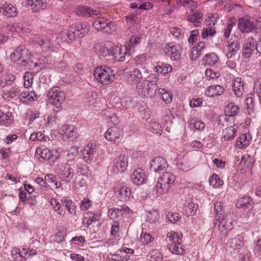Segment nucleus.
Returning <instances> with one entry per match:
<instances>
[{
	"instance_id": "nucleus-1",
	"label": "nucleus",
	"mask_w": 261,
	"mask_h": 261,
	"mask_svg": "<svg viewBox=\"0 0 261 261\" xmlns=\"http://www.w3.org/2000/svg\"><path fill=\"white\" fill-rule=\"evenodd\" d=\"M152 80H144L136 86L137 93L142 96L154 97L157 90L156 84L158 82L159 75H150Z\"/></svg>"
},
{
	"instance_id": "nucleus-2",
	"label": "nucleus",
	"mask_w": 261,
	"mask_h": 261,
	"mask_svg": "<svg viewBox=\"0 0 261 261\" xmlns=\"http://www.w3.org/2000/svg\"><path fill=\"white\" fill-rule=\"evenodd\" d=\"M175 176L170 172H166L159 177L154 188L156 194L161 195L166 193L175 184Z\"/></svg>"
},
{
	"instance_id": "nucleus-3",
	"label": "nucleus",
	"mask_w": 261,
	"mask_h": 261,
	"mask_svg": "<svg viewBox=\"0 0 261 261\" xmlns=\"http://www.w3.org/2000/svg\"><path fill=\"white\" fill-rule=\"evenodd\" d=\"M95 17L92 26L96 31L106 34H110L116 30L117 27L115 22L105 17H101L100 13L99 15L95 16Z\"/></svg>"
},
{
	"instance_id": "nucleus-4",
	"label": "nucleus",
	"mask_w": 261,
	"mask_h": 261,
	"mask_svg": "<svg viewBox=\"0 0 261 261\" xmlns=\"http://www.w3.org/2000/svg\"><path fill=\"white\" fill-rule=\"evenodd\" d=\"M30 57V51L22 45L15 48L10 56L12 61L22 66H25L31 62Z\"/></svg>"
},
{
	"instance_id": "nucleus-5",
	"label": "nucleus",
	"mask_w": 261,
	"mask_h": 261,
	"mask_svg": "<svg viewBox=\"0 0 261 261\" xmlns=\"http://www.w3.org/2000/svg\"><path fill=\"white\" fill-rule=\"evenodd\" d=\"M94 75L96 80L103 85H108L115 79L113 71L107 66L96 67Z\"/></svg>"
},
{
	"instance_id": "nucleus-6",
	"label": "nucleus",
	"mask_w": 261,
	"mask_h": 261,
	"mask_svg": "<svg viewBox=\"0 0 261 261\" xmlns=\"http://www.w3.org/2000/svg\"><path fill=\"white\" fill-rule=\"evenodd\" d=\"M90 29V24L87 22H80L72 24L67 33V36L71 41L76 38H82L88 33Z\"/></svg>"
},
{
	"instance_id": "nucleus-7",
	"label": "nucleus",
	"mask_w": 261,
	"mask_h": 261,
	"mask_svg": "<svg viewBox=\"0 0 261 261\" xmlns=\"http://www.w3.org/2000/svg\"><path fill=\"white\" fill-rule=\"evenodd\" d=\"M49 103L55 106L57 108L61 107L65 99V94L63 91L57 87L50 89L47 95Z\"/></svg>"
},
{
	"instance_id": "nucleus-8",
	"label": "nucleus",
	"mask_w": 261,
	"mask_h": 261,
	"mask_svg": "<svg viewBox=\"0 0 261 261\" xmlns=\"http://www.w3.org/2000/svg\"><path fill=\"white\" fill-rule=\"evenodd\" d=\"M71 165L64 163L57 165L56 172L60 178L66 182H70L74 176V170L71 168Z\"/></svg>"
},
{
	"instance_id": "nucleus-9",
	"label": "nucleus",
	"mask_w": 261,
	"mask_h": 261,
	"mask_svg": "<svg viewBox=\"0 0 261 261\" xmlns=\"http://www.w3.org/2000/svg\"><path fill=\"white\" fill-rule=\"evenodd\" d=\"M257 54V44L256 41L252 37H249L244 41L243 46V56L246 58H249L254 53Z\"/></svg>"
},
{
	"instance_id": "nucleus-10",
	"label": "nucleus",
	"mask_w": 261,
	"mask_h": 261,
	"mask_svg": "<svg viewBox=\"0 0 261 261\" xmlns=\"http://www.w3.org/2000/svg\"><path fill=\"white\" fill-rule=\"evenodd\" d=\"M215 208L216 210V214L217 215V217H219V229L222 234H223L225 236H226L228 233V225L227 224V221L225 218H221V219L220 220L221 216H219V215H222V206L221 203L220 202H217L215 204Z\"/></svg>"
},
{
	"instance_id": "nucleus-11",
	"label": "nucleus",
	"mask_w": 261,
	"mask_h": 261,
	"mask_svg": "<svg viewBox=\"0 0 261 261\" xmlns=\"http://www.w3.org/2000/svg\"><path fill=\"white\" fill-rule=\"evenodd\" d=\"M128 165V157L124 155H120L114 160L113 171L114 173H122L124 172Z\"/></svg>"
},
{
	"instance_id": "nucleus-12",
	"label": "nucleus",
	"mask_w": 261,
	"mask_h": 261,
	"mask_svg": "<svg viewBox=\"0 0 261 261\" xmlns=\"http://www.w3.org/2000/svg\"><path fill=\"white\" fill-rule=\"evenodd\" d=\"M10 107L8 105L0 107V125L9 126L13 121V116L9 111Z\"/></svg>"
},
{
	"instance_id": "nucleus-13",
	"label": "nucleus",
	"mask_w": 261,
	"mask_h": 261,
	"mask_svg": "<svg viewBox=\"0 0 261 261\" xmlns=\"http://www.w3.org/2000/svg\"><path fill=\"white\" fill-rule=\"evenodd\" d=\"M113 43L111 41H106L104 43H97L94 46L95 53L99 56L106 57L112 54Z\"/></svg>"
},
{
	"instance_id": "nucleus-14",
	"label": "nucleus",
	"mask_w": 261,
	"mask_h": 261,
	"mask_svg": "<svg viewBox=\"0 0 261 261\" xmlns=\"http://www.w3.org/2000/svg\"><path fill=\"white\" fill-rule=\"evenodd\" d=\"M238 27L243 33H249L257 29L256 20L248 18H240Z\"/></svg>"
},
{
	"instance_id": "nucleus-15",
	"label": "nucleus",
	"mask_w": 261,
	"mask_h": 261,
	"mask_svg": "<svg viewBox=\"0 0 261 261\" xmlns=\"http://www.w3.org/2000/svg\"><path fill=\"white\" fill-rule=\"evenodd\" d=\"M121 136L122 130L117 126L110 127L105 134L107 140L114 142L119 140Z\"/></svg>"
},
{
	"instance_id": "nucleus-16",
	"label": "nucleus",
	"mask_w": 261,
	"mask_h": 261,
	"mask_svg": "<svg viewBox=\"0 0 261 261\" xmlns=\"http://www.w3.org/2000/svg\"><path fill=\"white\" fill-rule=\"evenodd\" d=\"M180 47L178 45L170 43L164 47L163 50L170 56L171 60H177L180 58Z\"/></svg>"
},
{
	"instance_id": "nucleus-17",
	"label": "nucleus",
	"mask_w": 261,
	"mask_h": 261,
	"mask_svg": "<svg viewBox=\"0 0 261 261\" xmlns=\"http://www.w3.org/2000/svg\"><path fill=\"white\" fill-rule=\"evenodd\" d=\"M77 15L83 17H95V16L100 15V12L91 9L86 6H80L75 10Z\"/></svg>"
},
{
	"instance_id": "nucleus-18",
	"label": "nucleus",
	"mask_w": 261,
	"mask_h": 261,
	"mask_svg": "<svg viewBox=\"0 0 261 261\" xmlns=\"http://www.w3.org/2000/svg\"><path fill=\"white\" fill-rule=\"evenodd\" d=\"M127 82L129 84H134L137 85L142 79V75L141 71L137 68L132 71L127 72L126 75Z\"/></svg>"
},
{
	"instance_id": "nucleus-19",
	"label": "nucleus",
	"mask_w": 261,
	"mask_h": 261,
	"mask_svg": "<svg viewBox=\"0 0 261 261\" xmlns=\"http://www.w3.org/2000/svg\"><path fill=\"white\" fill-rule=\"evenodd\" d=\"M146 179V175L141 168H138L135 170L131 175L132 181L138 186L141 185L145 183Z\"/></svg>"
},
{
	"instance_id": "nucleus-20",
	"label": "nucleus",
	"mask_w": 261,
	"mask_h": 261,
	"mask_svg": "<svg viewBox=\"0 0 261 261\" xmlns=\"http://www.w3.org/2000/svg\"><path fill=\"white\" fill-rule=\"evenodd\" d=\"M0 12L8 18L15 17L18 11L17 8L11 4H4L0 8Z\"/></svg>"
},
{
	"instance_id": "nucleus-21",
	"label": "nucleus",
	"mask_w": 261,
	"mask_h": 261,
	"mask_svg": "<svg viewBox=\"0 0 261 261\" xmlns=\"http://www.w3.org/2000/svg\"><path fill=\"white\" fill-rule=\"evenodd\" d=\"M96 150V146L93 143H88L82 151L83 159L87 163L92 160L93 155L95 153Z\"/></svg>"
},
{
	"instance_id": "nucleus-22",
	"label": "nucleus",
	"mask_w": 261,
	"mask_h": 261,
	"mask_svg": "<svg viewBox=\"0 0 261 261\" xmlns=\"http://www.w3.org/2000/svg\"><path fill=\"white\" fill-rule=\"evenodd\" d=\"M126 49L125 45L118 47L113 45L111 55L114 57L115 61H122L124 60Z\"/></svg>"
},
{
	"instance_id": "nucleus-23",
	"label": "nucleus",
	"mask_w": 261,
	"mask_h": 261,
	"mask_svg": "<svg viewBox=\"0 0 261 261\" xmlns=\"http://www.w3.org/2000/svg\"><path fill=\"white\" fill-rule=\"evenodd\" d=\"M25 3L30 7L34 12H39L47 8L46 0H25Z\"/></svg>"
},
{
	"instance_id": "nucleus-24",
	"label": "nucleus",
	"mask_w": 261,
	"mask_h": 261,
	"mask_svg": "<svg viewBox=\"0 0 261 261\" xmlns=\"http://www.w3.org/2000/svg\"><path fill=\"white\" fill-rule=\"evenodd\" d=\"M166 161L162 157H156L150 162V167L154 172L160 171L167 167Z\"/></svg>"
},
{
	"instance_id": "nucleus-25",
	"label": "nucleus",
	"mask_w": 261,
	"mask_h": 261,
	"mask_svg": "<svg viewBox=\"0 0 261 261\" xmlns=\"http://www.w3.org/2000/svg\"><path fill=\"white\" fill-rule=\"evenodd\" d=\"M203 14L199 10L193 11L192 13L187 16L188 21L192 23L196 27H199L203 21Z\"/></svg>"
},
{
	"instance_id": "nucleus-26",
	"label": "nucleus",
	"mask_w": 261,
	"mask_h": 261,
	"mask_svg": "<svg viewBox=\"0 0 261 261\" xmlns=\"http://www.w3.org/2000/svg\"><path fill=\"white\" fill-rule=\"evenodd\" d=\"M60 133L68 138H75L77 136V129L71 125H64L60 130Z\"/></svg>"
},
{
	"instance_id": "nucleus-27",
	"label": "nucleus",
	"mask_w": 261,
	"mask_h": 261,
	"mask_svg": "<svg viewBox=\"0 0 261 261\" xmlns=\"http://www.w3.org/2000/svg\"><path fill=\"white\" fill-rule=\"evenodd\" d=\"M37 96L34 91L22 92L19 95L20 101L25 104H29L37 100Z\"/></svg>"
},
{
	"instance_id": "nucleus-28",
	"label": "nucleus",
	"mask_w": 261,
	"mask_h": 261,
	"mask_svg": "<svg viewBox=\"0 0 261 261\" xmlns=\"http://www.w3.org/2000/svg\"><path fill=\"white\" fill-rule=\"evenodd\" d=\"M224 91V88L222 86L219 85H212L207 88L205 94L209 97H214L221 95Z\"/></svg>"
},
{
	"instance_id": "nucleus-29",
	"label": "nucleus",
	"mask_w": 261,
	"mask_h": 261,
	"mask_svg": "<svg viewBox=\"0 0 261 261\" xmlns=\"http://www.w3.org/2000/svg\"><path fill=\"white\" fill-rule=\"evenodd\" d=\"M232 90L234 94L238 97L242 96L243 91V84L241 79L237 77L234 80V82L232 84Z\"/></svg>"
},
{
	"instance_id": "nucleus-30",
	"label": "nucleus",
	"mask_w": 261,
	"mask_h": 261,
	"mask_svg": "<svg viewBox=\"0 0 261 261\" xmlns=\"http://www.w3.org/2000/svg\"><path fill=\"white\" fill-rule=\"evenodd\" d=\"M251 164V158L250 155L248 154H244L241 158L239 165V169L242 173H244L245 170L250 166Z\"/></svg>"
},
{
	"instance_id": "nucleus-31",
	"label": "nucleus",
	"mask_w": 261,
	"mask_h": 261,
	"mask_svg": "<svg viewBox=\"0 0 261 261\" xmlns=\"http://www.w3.org/2000/svg\"><path fill=\"white\" fill-rule=\"evenodd\" d=\"M20 90L18 87H11L9 90L4 91L2 93V96L4 99H9L15 98L19 95Z\"/></svg>"
},
{
	"instance_id": "nucleus-32",
	"label": "nucleus",
	"mask_w": 261,
	"mask_h": 261,
	"mask_svg": "<svg viewBox=\"0 0 261 261\" xmlns=\"http://www.w3.org/2000/svg\"><path fill=\"white\" fill-rule=\"evenodd\" d=\"M236 205L238 208H250L252 207L251 199L249 196H244L240 198Z\"/></svg>"
},
{
	"instance_id": "nucleus-33",
	"label": "nucleus",
	"mask_w": 261,
	"mask_h": 261,
	"mask_svg": "<svg viewBox=\"0 0 261 261\" xmlns=\"http://www.w3.org/2000/svg\"><path fill=\"white\" fill-rule=\"evenodd\" d=\"M78 153L77 148L74 147L71 148L66 155V162L65 164L72 165L77 157Z\"/></svg>"
},
{
	"instance_id": "nucleus-34",
	"label": "nucleus",
	"mask_w": 261,
	"mask_h": 261,
	"mask_svg": "<svg viewBox=\"0 0 261 261\" xmlns=\"http://www.w3.org/2000/svg\"><path fill=\"white\" fill-rule=\"evenodd\" d=\"M167 236L169 239V241L170 242L168 245H173L181 243L182 234H178L174 231H170L167 233Z\"/></svg>"
},
{
	"instance_id": "nucleus-35",
	"label": "nucleus",
	"mask_w": 261,
	"mask_h": 261,
	"mask_svg": "<svg viewBox=\"0 0 261 261\" xmlns=\"http://www.w3.org/2000/svg\"><path fill=\"white\" fill-rule=\"evenodd\" d=\"M158 94L166 103H169L172 100V95L164 88H159L158 89Z\"/></svg>"
},
{
	"instance_id": "nucleus-36",
	"label": "nucleus",
	"mask_w": 261,
	"mask_h": 261,
	"mask_svg": "<svg viewBox=\"0 0 261 261\" xmlns=\"http://www.w3.org/2000/svg\"><path fill=\"white\" fill-rule=\"evenodd\" d=\"M218 60V56L215 53L207 54L203 58L204 64L208 66L214 65L217 62Z\"/></svg>"
},
{
	"instance_id": "nucleus-37",
	"label": "nucleus",
	"mask_w": 261,
	"mask_h": 261,
	"mask_svg": "<svg viewBox=\"0 0 261 261\" xmlns=\"http://www.w3.org/2000/svg\"><path fill=\"white\" fill-rule=\"evenodd\" d=\"M119 198L122 201L128 200L132 194L131 190L125 186H121L119 189Z\"/></svg>"
},
{
	"instance_id": "nucleus-38",
	"label": "nucleus",
	"mask_w": 261,
	"mask_h": 261,
	"mask_svg": "<svg viewBox=\"0 0 261 261\" xmlns=\"http://www.w3.org/2000/svg\"><path fill=\"white\" fill-rule=\"evenodd\" d=\"M36 153L44 160H49L52 156L51 151L45 147H39L36 149Z\"/></svg>"
},
{
	"instance_id": "nucleus-39",
	"label": "nucleus",
	"mask_w": 261,
	"mask_h": 261,
	"mask_svg": "<svg viewBox=\"0 0 261 261\" xmlns=\"http://www.w3.org/2000/svg\"><path fill=\"white\" fill-rule=\"evenodd\" d=\"M168 249L172 253L176 255H182L186 252L180 243L168 245Z\"/></svg>"
},
{
	"instance_id": "nucleus-40",
	"label": "nucleus",
	"mask_w": 261,
	"mask_h": 261,
	"mask_svg": "<svg viewBox=\"0 0 261 261\" xmlns=\"http://www.w3.org/2000/svg\"><path fill=\"white\" fill-rule=\"evenodd\" d=\"M198 207L197 205H195L193 202H190L185 204L184 207V212L187 216H191L194 215Z\"/></svg>"
},
{
	"instance_id": "nucleus-41",
	"label": "nucleus",
	"mask_w": 261,
	"mask_h": 261,
	"mask_svg": "<svg viewBox=\"0 0 261 261\" xmlns=\"http://www.w3.org/2000/svg\"><path fill=\"white\" fill-rule=\"evenodd\" d=\"M240 38L239 36H235L234 39L231 43H229V51L232 53V55H235L239 50Z\"/></svg>"
},
{
	"instance_id": "nucleus-42",
	"label": "nucleus",
	"mask_w": 261,
	"mask_h": 261,
	"mask_svg": "<svg viewBox=\"0 0 261 261\" xmlns=\"http://www.w3.org/2000/svg\"><path fill=\"white\" fill-rule=\"evenodd\" d=\"M36 42L45 50L50 48V41L46 37H39L37 38Z\"/></svg>"
},
{
	"instance_id": "nucleus-43",
	"label": "nucleus",
	"mask_w": 261,
	"mask_h": 261,
	"mask_svg": "<svg viewBox=\"0 0 261 261\" xmlns=\"http://www.w3.org/2000/svg\"><path fill=\"white\" fill-rule=\"evenodd\" d=\"M172 68L168 64H163L162 66H156L154 68V71L163 74H166L171 72Z\"/></svg>"
},
{
	"instance_id": "nucleus-44",
	"label": "nucleus",
	"mask_w": 261,
	"mask_h": 261,
	"mask_svg": "<svg viewBox=\"0 0 261 261\" xmlns=\"http://www.w3.org/2000/svg\"><path fill=\"white\" fill-rule=\"evenodd\" d=\"M209 182L210 185L212 186L213 187L217 188L223 185V181L220 179L218 176L216 174L214 173L209 178Z\"/></svg>"
},
{
	"instance_id": "nucleus-45",
	"label": "nucleus",
	"mask_w": 261,
	"mask_h": 261,
	"mask_svg": "<svg viewBox=\"0 0 261 261\" xmlns=\"http://www.w3.org/2000/svg\"><path fill=\"white\" fill-rule=\"evenodd\" d=\"M248 145L249 139L246 134H242L237 140L236 145L239 148H243Z\"/></svg>"
},
{
	"instance_id": "nucleus-46",
	"label": "nucleus",
	"mask_w": 261,
	"mask_h": 261,
	"mask_svg": "<svg viewBox=\"0 0 261 261\" xmlns=\"http://www.w3.org/2000/svg\"><path fill=\"white\" fill-rule=\"evenodd\" d=\"M24 84L25 88L31 87L33 83L34 75L32 73L27 72L23 76Z\"/></svg>"
},
{
	"instance_id": "nucleus-47",
	"label": "nucleus",
	"mask_w": 261,
	"mask_h": 261,
	"mask_svg": "<svg viewBox=\"0 0 261 261\" xmlns=\"http://www.w3.org/2000/svg\"><path fill=\"white\" fill-rule=\"evenodd\" d=\"M62 204L63 206H65L67 208L70 214H75V205L71 200H67L66 199H62Z\"/></svg>"
},
{
	"instance_id": "nucleus-48",
	"label": "nucleus",
	"mask_w": 261,
	"mask_h": 261,
	"mask_svg": "<svg viewBox=\"0 0 261 261\" xmlns=\"http://www.w3.org/2000/svg\"><path fill=\"white\" fill-rule=\"evenodd\" d=\"M14 80V77L12 75H5L0 76V87H5L10 85Z\"/></svg>"
},
{
	"instance_id": "nucleus-49",
	"label": "nucleus",
	"mask_w": 261,
	"mask_h": 261,
	"mask_svg": "<svg viewBox=\"0 0 261 261\" xmlns=\"http://www.w3.org/2000/svg\"><path fill=\"white\" fill-rule=\"evenodd\" d=\"M254 107V102L251 97H247L246 99V113L248 115L253 114Z\"/></svg>"
},
{
	"instance_id": "nucleus-50",
	"label": "nucleus",
	"mask_w": 261,
	"mask_h": 261,
	"mask_svg": "<svg viewBox=\"0 0 261 261\" xmlns=\"http://www.w3.org/2000/svg\"><path fill=\"white\" fill-rule=\"evenodd\" d=\"M148 256L150 257V261H161L162 259V254L156 249L151 251Z\"/></svg>"
},
{
	"instance_id": "nucleus-51",
	"label": "nucleus",
	"mask_w": 261,
	"mask_h": 261,
	"mask_svg": "<svg viewBox=\"0 0 261 261\" xmlns=\"http://www.w3.org/2000/svg\"><path fill=\"white\" fill-rule=\"evenodd\" d=\"M178 5L187 8H195L196 3L193 0H176Z\"/></svg>"
},
{
	"instance_id": "nucleus-52",
	"label": "nucleus",
	"mask_w": 261,
	"mask_h": 261,
	"mask_svg": "<svg viewBox=\"0 0 261 261\" xmlns=\"http://www.w3.org/2000/svg\"><path fill=\"white\" fill-rule=\"evenodd\" d=\"M205 75L207 80L216 79L220 76L219 72H216L210 68L207 69L205 70Z\"/></svg>"
},
{
	"instance_id": "nucleus-53",
	"label": "nucleus",
	"mask_w": 261,
	"mask_h": 261,
	"mask_svg": "<svg viewBox=\"0 0 261 261\" xmlns=\"http://www.w3.org/2000/svg\"><path fill=\"white\" fill-rule=\"evenodd\" d=\"M217 14H211L210 16L205 19V25L208 27L214 28L217 21Z\"/></svg>"
},
{
	"instance_id": "nucleus-54",
	"label": "nucleus",
	"mask_w": 261,
	"mask_h": 261,
	"mask_svg": "<svg viewBox=\"0 0 261 261\" xmlns=\"http://www.w3.org/2000/svg\"><path fill=\"white\" fill-rule=\"evenodd\" d=\"M11 255L15 261H22L23 258H25V256H23L21 254L20 249L16 248H13L11 251Z\"/></svg>"
},
{
	"instance_id": "nucleus-55",
	"label": "nucleus",
	"mask_w": 261,
	"mask_h": 261,
	"mask_svg": "<svg viewBox=\"0 0 261 261\" xmlns=\"http://www.w3.org/2000/svg\"><path fill=\"white\" fill-rule=\"evenodd\" d=\"M189 123L193 124L194 128L197 130H201L205 127V124L200 120L192 119L190 121Z\"/></svg>"
},
{
	"instance_id": "nucleus-56",
	"label": "nucleus",
	"mask_w": 261,
	"mask_h": 261,
	"mask_svg": "<svg viewBox=\"0 0 261 261\" xmlns=\"http://www.w3.org/2000/svg\"><path fill=\"white\" fill-rule=\"evenodd\" d=\"M229 117H234L240 112L239 107L232 102H229Z\"/></svg>"
},
{
	"instance_id": "nucleus-57",
	"label": "nucleus",
	"mask_w": 261,
	"mask_h": 261,
	"mask_svg": "<svg viewBox=\"0 0 261 261\" xmlns=\"http://www.w3.org/2000/svg\"><path fill=\"white\" fill-rule=\"evenodd\" d=\"M66 236V229L63 227H61L58 229V232L57 233L55 238V241L58 243L63 241Z\"/></svg>"
},
{
	"instance_id": "nucleus-58",
	"label": "nucleus",
	"mask_w": 261,
	"mask_h": 261,
	"mask_svg": "<svg viewBox=\"0 0 261 261\" xmlns=\"http://www.w3.org/2000/svg\"><path fill=\"white\" fill-rule=\"evenodd\" d=\"M166 219L172 223L178 221L180 220V217L177 213H173L172 212H168L166 215Z\"/></svg>"
},
{
	"instance_id": "nucleus-59",
	"label": "nucleus",
	"mask_w": 261,
	"mask_h": 261,
	"mask_svg": "<svg viewBox=\"0 0 261 261\" xmlns=\"http://www.w3.org/2000/svg\"><path fill=\"white\" fill-rule=\"evenodd\" d=\"M215 34L216 31L213 28L208 27V28L203 29L201 36L203 39H205L208 36H213Z\"/></svg>"
},
{
	"instance_id": "nucleus-60",
	"label": "nucleus",
	"mask_w": 261,
	"mask_h": 261,
	"mask_svg": "<svg viewBox=\"0 0 261 261\" xmlns=\"http://www.w3.org/2000/svg\"><path fill=\"white\" fill-rule=\"evenodd\" d=\"M99 218V215L96 214H93L92 216H90L89 218H85L84 223V224L89 226L93 222L97 221Z\"/></svg>"
},
{
	"instance_id": "nucleus-61",
	"label": "nucleus",
	"mask_w": 261,
	"mask_h": 261,
	"mask_svg": "<svg viewBox=\"0 0 261 261\" xmlns=\"http://www.w3.org/2000/svg\"><path fill=\"white\" fill-rule=\"evenodd\" d=\"M147 217L149 221L153 223L155 222L159 219V215L158 212L154 210L149 212Z\"/></svg>"
},
{
	"instance_id": "nucleus-62",
	"label": "nucleus",
	"mask_w": 261,
	"mask_h": 261,
	"mask_svg": "<svg viewBox=\"0 0 261 261\" xmlns=\"http://www.w3.org/2000/svg\"><path fill=\"white\" fill-rule=\"evenodd\" d=\"M120 214V211L119 208L110 209L109 211L108 215L111 219H115L118 218Z\"/></svg>"
},
{
	"instance_id": "nucleus-63",
	"label": "nucleus",
	"mask_w": 261,
	"mask_h": 261,
	"mask_svg": "<svg viewBox=\"0 0 261 261\" xmlns=\"http://www.w3.org/2000/svg\"><path fill=\"white\" fill-rule=\"evenodd\" d=\"M140 36L139 34L134 35L130 39L129 46L134 47L139 43Z\"/></svg>"
},
{
	"instance_id": "nucleus-64",
	"label": "nucleus",
	"mask_w": 261,
	"mask_h": 261,
	"mask_svg": "<svg viewBox=\"0 0 261 261\" xmlns=\"http://www.w3.org/2000/svg\"><path fill=\"white\" fill-rule=\"evenodd\" d=\"M119 231V224L118 222L114 221L111 227V234L116 236Z\"/></svg>"
}]
</instances>
